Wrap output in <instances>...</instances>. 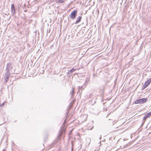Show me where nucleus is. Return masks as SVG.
<instances>
[{"instance_id":"1","label":"nucleus","mask_w":151,"mask_h":151,"mask_svg":"<svg viewBox=\"0 0 151 151\" xmlns=\"http://www.w3.org/2000/svg\"><path fill=\"white\" fill-rule=\"evenodd\" d=\"M78 11L77 10H75L71 12L69 16L70 18L72 19H75L77 15Z\"/></svg>"},{"instance_id":"2","label":"nucleus","mask_w":151,"mask_h":151,"mask_svg":"<svg viewBox=\"0 0 151 151\" xmlns=\"http://www.w3.org/2000/svg\"><path fill=\"white\" fill-rule=\"evenodd\" d=\"M151 82V78L147 80L143 85L142 89H144L146 88L149 85Z\"/></svg>"},{"instance_id":"3","label":"nucleus","mask_w":151,"mask_h":151,"mask_svg":"<svg viewBox=\"0 0 151 151\" xmlns=\"http://www.w3.org/2000/svg\"><path fill=\"white\" fill-rule=\"evenodd\" d=\"M12 63H8L6 65V70L7 72H9L12 70Z\"/></svg>"},{"instance_id":"4","label":"nucleus","mask_w":151,"mask_h":151,"mask_svg":"<svg viewBox=\"0 0 151 151\" xmlns=\"http://www.w3.org/2000/svg\"><path fill=\"white\" fill-rule=\"evenodd\" d=\"M64 130H65V129L64 127H63L61 128V131L60 132V133L58 135V138H60L61 137L63 132Z\"/></svg>"},{"instance_id":"5","label":"nucleus","mask_w":151,"mask_h":151,"mask_svg":"<svg viewBox=\"0 0 151 151\" xmlns=\"http://www.w3.org/2000/svg\"><path fill=\"white\" fill-rule=\"evenodd\" d=\"M10 73L9 72L6 71L5 73L4 76V79H9V78L10 76Z\"/></svg>"},{"instance_id":"6","label":"nucleus","mask_w":151,"mask_h":151,"mask_svg":"<svg viewBox=\"0 0 151 151\" xmlns=\"http://www.w3.org/2000/svg\"><path fill=\"white\" fill-rule=\"evenodd\" d=\"M11 10L12 14H14L15 13V9L14 4H11Z\"/></svg>"},{"instance_id":"7","label":"nucleus","mask_w":151,"mask_h":151,"mask_svg":"<svg viewBox=\"0 0 151 151\" xmlns=\"http://www.w3.org/2000/svg\"><path fill=\"white\" fill-rule=\"evenodd\" d=\"M147 98H143L140 99V104H144L147 101Z\"/></svg>"},{"instance_id":"8","label":"nucleus","mask_w":151,"mask_h":151,"mask_svg":"<svg viewBox=\"0 0 151 151\" xmlns=\"http://www.w3.org/2000/svg\"><path fill=\"white\" fill-rule=\"evenodd\" d=\"M82 18L81 16H79L78 17L75 24H76L80 22Z\"/></svg>"},{"instance_id":"9","label":"nucleus","mask_w":151,"mask_h":151,"mask_svg":"<svg viewBox=\"0 0 151 151\" xmlns=\"http://www.w3.org/2000/svg\"><path fill=\"white\" fill-rule=\"evenodd\" d=\"M148 118V117H147V116L145 114V116H144V117H143V122H142V124L141 125V127H142L143 125L144 124V123L145 121Z\"/></svg>"},{"instance_id":"10","label":"nucleus","mask_w":151,"mask_h":151,"mask_svg":"<svg viewBox=\"0 0 151 151\" xmlns=\"http://www.w3.org/2000/svg\"><path fill=\"white\" fill-rule=\"evenodd\" d=\"M58 142V141L57 140H55L54 141V142H53L52 144L51 145H50V146H48L49 148H51L52 147H54L55 145Z\"/></svg>"},{"instance_id":"11","label":"nucleus","mask_w":151,"mask_h":151,"mask_svg":"<svg viewBox=\"0 0 151 151\" xmlns=\"http://www.w3.org/2000/svg\"><path fill=\"white\" fill-rule=\"evenodd\" d=\"M104 85H102L100 87V91H101L102 93H103L104 92Z\"/></svg>"},{"instance_id":"12","label":"nucleus","mask_w":151,"mask_h":151,"mask_svg":"<svg viewBox=\"0 0 151 151\" xmlns=\"http://www.w3.org/2000/svg\"><path fill=\"white\" fill-rule=\"evenodd\" d=\"M75 69H74L73 68L70 70L68 72L67 74L68 75H70L71 73L73 72L75 70Z\"/></svg>"},{"instance_id":"13","label":"nucleus","mask_w":151,"mask_h":151,"mask_svg":"<svg viewBox=\"0 0 151 151\" xmlns=\"http://www.w3.org/2000/svg\"><path fill=\"white\" fill-rule=\"evenodd\" d=\"M75 89V88L73 87L72 88V91H71L70 92V93L71 94V97L72 98L74 96H73V94L74 93V89Z\"/></svg>"},{"instance_id":"14","label":"nucleus","mask_w":151,"mask_h":151,"mask_svg":"<svg viewBox=\"0 0 151 151\" xmlns=\"http://www.w3.org/2000/svg\"><path fill=\"white\" fill-rule=\"evenodd\" d=\"M135 104H140L139 99L137 100L134 102Z\"/></svg>"},{"instance_id":"15","label":"nucleus","mask_w":151,"mask_h":151,"mask_svg":"<svg viewBox=\"0 0 151 151\" xmlns=\"http://www.w3.org/2000/svg\"><path fill=\"white\" fill-rule=\"evenodd\" d=\"M145 115L147 116V117L148 118L150 116H151V111Z\"/></svg>"},{"instance_id":"16","label":"nucleus","mask_w":151,"mask_h":151,"mask_svg":"<svg viewBox=\"0 0 151 151\" xmlns=\"http://www.w3.org/2000/svg\"><path fill=\"white\" fill-rule=\"evenodd\" d=\"M71 106H70L69 107L68 109L67 110V111L66 112L67 115H68L69 114V111L71 109Z\"/></svg>"},{"instance_id":"17","label":"nucleus","mask_w":151,"mask_h":151,"mask_svg":"<svg viewBox=\"0 0 151 151\" xmlns=\"http://www.w3.org/2000/svg\"><path fill=\"white\" fill-rule=\"evenodd\" d=\"M82 88H83V87L82 86H78L79 90H78V92H79V93L80 92V90H82Z\"/></svg>"},{"instance_id":"18","label":"nucleus","mask_w":151,"mask_h":151,"mask_svg":"<svg viewBox=\"0 0 151 151\" xmlns=\"http://www.w3.org/2000/svg\"><path fill=\"white\" fill-rule=\"evenodd\" d=\"M65 0H59L58 1L59 3H63V2Z\"/></svg>"},{"instance_id":"19","label":"nucleus","mask_w":151,"mask_h":151,"mask_svg":"<svg viewBox=\"0 0 151 151\" xmlns=\"http://www.w3.org/2000/svg\"><path fill=\"white\" fill-rule=\"evenodd\" d=\"M4 79L6 83L9 80V79Z\"/></svg>"},{"instance_id":"20","label":"nucleus","mask_w":151,"mask_h":151,"mask_svg":"<svg viewBox=\"0 0 151 151\" xmlns=\"http://www.w3.org/2000/svg\"><path fill=\"white\" fill-rule=\"evenodd\" d=\"M73 148L72 147L71 149V151H73Z\"/></svg>"},{"instance_id":"21","label":"nucleus","mask_w":151,"mask_h":151,"mask_svg":"<svg viewBox=\"0 0 151 151\" xmlns=\"http://www.w3.org/2000/svg\"><path fill=\"white\" fill-rule=\"evenodd\" d=\"M132 134H131V138H132Z\"/></svg>"},{"instance_id":"22","label":"nucleus","mask_w":151,"mask_h":151,"mask_svg":"<svg viewBox=\"0 0 151 151\" xmlns=\"http://www.w3.org/2000/svg\"><path fill=\"white\" fill-rule=\"evenodd\" d=\"M91 93H90V94L89 95V96H91Z\"/></svg>"},{"instance_id":"23","label":"nucleus","mask_w":151,"mask_h":151,"mask_svg":"<svg viewBox=\"0 0 151 151\" xmlns=\"http://www.w3.org/2000/svg\"><path fill=\"white\" fill-rule=\"evenodd\" d=\"M101 138V137L100 138V139Z\"/></svg>"},{"instance_id":"24","label":"nucleus","mask_w":151,"mask_h":151,"mask_svg":"<svg viewBox=\"0 0 151 151\" xmlns=\"http://www.w3.org/2000/svg\"><path fill=\"white\" fill-rule=\"evenodd\" d=\"M3 104H4V103H3V104H2V105H3Z\"/></svg>"},{"instance_id":"25","label":"nucleus","mask_w":151,"mask_h":151,"mask_svg":"<svg viewBox=\"0 0 151 151\" xmlns=\"http://www.w3.org/2000/svg\"><path fill=\"white\" fill-rule=\"evenodd\" d=\"M136 139H135V140H136Z\"/></svg>"},{"instance_id":"26","label":"nucleus","mask_w":151,"mask_h":151,"mask_svg":"<svg viewBox=\"0 0 151 151\" xmlns=\"http://www.w3.org/2000/svg\"><path fill=\"white\" fill-rule=\"evenodd\" d=\"M115 0H113L114 1H115Z\"/></svg>"}]
</instances>
